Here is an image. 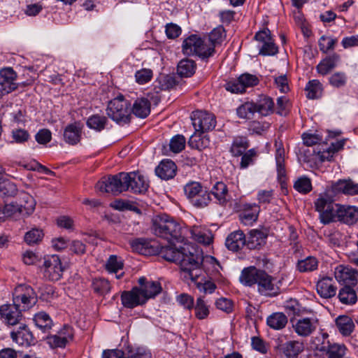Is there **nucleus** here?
Masks as SVG:
<instances>
[{"instance_id": "50", "label": "nucleus", "mask_w": 358, "mask_h": 358, "mask_svg": "<svg viewBox=\"0 0 358 358\" xmlns=\"http://www.w3.org/2000/svg\"><path fill=\"white\" fill-rule=\"evenodd\" d=\"M3 214L5 217L17 218L20 216H22V210L17 202L6 204L3 209Z\"/></svg>"}, {"instance_id": "27", "label": "nucleus", "mask_w": 358, "mask_h": 358, "mask_svg": "<svg viewBox=\"0 0 358 358\" xmlns=\"http://www.w3.org/2000/svg\"><path fill=\"white\" fill-rule=\"evenodd\" d=\"M278 348L287 358H296L304 350L303 342L299 341H289L279 344Z\"/></svg>"}, {"instance_id": "45", "label": "nucleus", "mask_w": 358, "mask_h": 358, "mask_svg": "<svg viewBox=\"0 0 358 358\" xmlns=\"http://www.w3.org/2000/svg\"><path fill=\"white\" fill-rule=\"evenodd\" d=\"M317 260L313 257L300 260L297 264V268L300 272H310L317 268Z\"/></svg>"}, {"instance_id": "28", "label": "nucleus", "mask_w": 358, "mask_h": 358, "mask_svg": "<svg viewBox=\"0 0 358 358\" xmlns=\"http://www.w3.org/2000/svg\"><path fill=\"white\" fill-rule=\"evenodd\" d=\"M264 270L259 269L255 266L245 268L240 275V281L245 286H253L260 278Z\"/></svg>"}, {"instance_id": "58", "label": "nucleus", "mask_w": 358, "mask_h": 358, "mask_svg": "<svg viewBox=\"0 0 358 358\" xmlns=\"http://www.w3.org/2000/svg\"><path fill=\"white\" fill-rule=\"evenodd\" d=\"M92 287L95 292L105 294L110 290L108 280L103 278L95 279L92 282Z\"/></svg>"}, {"instance_id": "6", "label": "nucleus", "mask_w": 358, "mask_h": 358, "mask_svg": "<svg viewBox=\"0 0 358 358\" xmlns=\"http://www.w3.org/2000/svg\"><path fill=\"white\" fill-rule=\"evenodd\" d=\"M314 203L322 224H327L336 222V205L338 203L334 202L331 196L327 194H321Z\"/></svg>"}, {"instance_id": "33", "label": "nucleus", "mask_w": 358, "mask_h": 358, "mask_svg": "<svg viewBox=\"0 0 358 358\" xmlns=\"http://www.w3.org/2000/svg\"><path fill=\"white\" fill-rule=\"evenodd\" d=\"M266 237L267 235L264 231L253 229L250 232L248 239L246 241V245L250 250L256 249L265 243Z\"/></svg>"}, {"instance_id": "57", "label": "nucleus", "mask_w": 358, "mask_h": 358, "mask_svg": "<svg viewBox=\"0 0 358 358\" xmlns=\"http://www.w3.org/2000/svg\"><path fill=\"white\" fill-rule=\"evenodd\" d=\"M248 147V143L244 138L236 139L231 148V152L234 156L242 155Z\"/></svg>"}, {"instance_id": "25", "label": "nucleus", "mask_w": 358, "mask_h": 358, "mask_svg": "<svg viewBox=\"0 0 358 358\" xmlns=\"http://www.w3.org/2000/svg\"><path fill=\"white\" fill-rule=\"evenodd\" d=\"M227 248L234 252L240 250L246 245L245 236L243 231L237 230L231 232L225 241Z\"/></svg>"}, {"instance_id": "64", "label": "nucleus", "mask_w": 358, "mask_h": 358, "mask_svg": "<svg viewBox=\"0 0 358 358\" xmlns=\"http://www.w3.org/2000/svg\"><path fill=\"white\" fill-rule=\"evenodd\" d=\"M224 87L226 90L231 92V93H243V87L240 82L239 78L234 79L227 82L224 85Z\"/></svg>"}, {"instance_id": "10", "label": "nucleus", "mask_w": 358, "mask_h": 358, "mask_svg": "<svg viewBox=\"0 0 358 358\" xmlns=\"http://www.w3.org/2000/svg\"><path fill=\"white\" fill-rule=\"evenodd\" d=\"M63 271L61 260L57 255L48 256L44 258L43 272L45 278L52 281L59 280L62 276Z\"/></svg>"}, {"instance_id": "61", "label": "nucleus", "mask_w": 358, "mask_h": 358, "mask_svg": "<svg viewBox=\"0 0 358 358\" xmlns=\"http://www.w3.org/2000/svg\"><path fill=\"white\" fill-rule=\"evenodd\" d=\"M122 267V262L117 261V256L115 255L110 256L106 264V268L110 273H116L119 270H121Z\"/></svg>"}, {"instance_id": "51", "label": "nucleus", "mask_w": 358, "mask_h": 358, "mask_svg": "<svg viewBox=\"0 0 358 358\" xmlns=\"http://www.w3.org/2000/svg\"><path fill=\"white\" fill-rule=\"evenodd\" d=\"M188 143L193 148L202 150L209 146L210 141L206 136L201 137L195 134L190 137Z\"/></svg>"}, {"instance_id": "55", "label": "nucleus", "mask_w": 358, "mask_h": 358, "mask_svg": "<svg viewBox=\"0 0 358 358\" xmlns=\"http://www.w3.org/2000/svg\"><path fill=\"white\" fill-rule=\"evenodd\" d=\"M185 138L182 135H176L170 141V149L173 152L178 153L185 148Z\"/></svg>"}, {"instance_id": "38", "label": "nucleus", "mask_w": 358, "mask_h": 358, "mask_svg": "<svg viewBox=\"0 0 358 358\" xmlns=\"http://www.w3.org/2000/svg\"><path fill=\"white\" fill-rule=\"evenodd\" d=\"M33 320L36 326L43 332L48 331L53 325L52 319L45 312H39L36 313Z\"/></svg>"}, {"instance_id": "53", "label": "nucleus", "mask_w": 358, "mask_h": 358, "mask_svg": "<svg viewBox=\"0 0 358 358\" xmlns=\"http://www.w3.org/2000/svg\"><path fill=\"white\" fill-rule=\"evenodd\" d=\"M43 235L41 229L34 228L25 234L24 241L29 245L36 244L42 240Z\"/></svg>"}, {"instance_id": "23", "label": "nucleus", "mask_w": 358, "mask_h": 358, "mask_svg": "<svg viewBox=\"0 0 358 358\" xmlns=\"http://www.w3.org/2000/svg\"><path fill=\"white\" fill-rule=\"evenodd\" d=\"M83 126L79 122L68 124L64 131V139L69 145H76L80 142Z\"/></svg>"}, {"instance_id": "35", "label": "nucleus", "mask_w": 358, "mask_h": 358, "mask_svg": "<svg viewBox=\"0 0 358 358\" xmlns=\"http://www.w3.org/2000/svg\"><path fill=\"white\" fill-rule=\"evenodd\" d=\"M339 57L336 54H334L322 60L317 66L318 73L324 76L329 73L336 66Z\"/></svg>"}, {"instance_id": "36", "label": "nucleus", "mask_w": 358, "mask_h": 358, "mask_svg": "<svg viewBox=\"0 0 358 358\" xmlns=\"http://www.w3.org/2000/svg\"><path fill=\"white\" fill-rule=\"evenodd\" d=\"M266 324L273 329L280 330L285 327L287 317L282 313H274L267 317Z\"/></svg>"}, {"instance_id": "9", "label": "nucleus", "mask_w": 358, "mask_h": 358, "mask_svg": "<svg viewBox=\"0 0 358 358\" xmlns=\"http://www.w3.org/2000/svg\"><path fill=\"white\" fill-rule=\"evenodd\" d=\"M191 118L196 132H208L213 130L216 125L215 115L206 111L194 112Z\"/></svg>"}, {"instance_id": "46", "label": "nucleus", "mask_w": 358, "mask_h": 358, "mask_svg": "<svg viewBox=\"0 0 358 358\" xmlns=\"http://www.w3.org/2000/svg\"><path fill=\"white\" fill-rule=\"evenodd\" d=\"M17 192V189L15 183L7 179L0 180V196H13Z\"/></svg>"}, {"instance_id": "3", "label": "nucleus", "mask_w": 358, "mask_h": 358, "mask_svg": "<svg viewBox=\"0 0 358 358\" xmlns=\"http://www.w3.org/2000/svg\"><path fill=\"white\" fill-rule=\"evenodd\" d=\"M152 230L157 236L166 239L169 242L184 240L180 224L167 215H162L153 219Z\"/></svg>"}, {"instance_id": "18", "label": "nucleus", "mask_w": 358, "mask_h": 358, "mask_svg": "<svg viewBox=\"0 0 358 358\" xmlns=\"http://www.w3.org/2000/svg\"><path fill=\"white\" fill-rule=\"evenodd\" d=\"M318 320L314 317H303L293 324L294 331L300 336L306 337L315 331Z\"/></svg>"}, {"instance_id": "39", "label": "nucleus", "mask_w": 358, "mask_h": 358, "mask_svg": "<svg viewBox=\"0 0 358 358\" xmlns=\"http://www.w3.org/2000/svg\"><path fill=\"white\" fill-rule=\"evenodd\" d=\"M336 326L340 333L344 336L350 335L354 329V323L352 320L348 316L342 315L336 318Z\"/></svg>"}, {"instance_id": "60", "label": "nucleus", "mask_w": 358, "mask_h": 358, "mask_svg": "<svg viewBox=\"0 0 358 358\" xmlns=\"http://www.w3.org/2000/svg\"><path fill=\"white\" fill-rule=\"evenodd\" d=\"M238 78L243 87V92H245L246 87L255 86L259 83L258 78L250 73H243Z\"/></svg>"}, {"instance_id": "17", "label": "nucleus", "mask_w": 358, "mask_h": 358, "mask_svg": "<svg viewBox=\"0 0 358 358\" xmlns=\"http://www.w3.org/2000/svg\"><path fill=\"white\" fill-rule=\"evenodd\" d=\"M126 185L128 190L134 193H143L147 191L148 182L138 172L125 173Z\"/></svg>"}, {"instance_id": "14", "label": "nucleus", "mask_w": 358, "mask_h": 358, "mask_svg": "<svg viewBox=\"0 0 358 358\" xmlns=\"http://www.w3.org/2000/svg\"><path fill=\"white\" fill-rule=\"evenodd\" d=\"M255 39L262 43L259 54L262 55H274L278 51V47L273 43L270 31L266 29L259 31L255 34Z\"/></svg>"}, {"instance_id": "62", "label": "nucleus", "mask_w": 358, "mask_h": 358, "mask_svg": "<svg viewBox=\"0 0 358 358\" xmlns=\"http://www.w3.org/2000/svg\"><path fill=\"white\" fill-rule=\"evenodd\" d=\"M347 82V76L344 73L336 72L329 78L330 84L335 87H343Z\"/></svg>"}, {"instance_id": "4", "label": "nucleus", "mask_w": 358, "mask_h": 358, "mask_svg": "<svg viewBox=\"0 0 358 358\" xmlns=\"http://www.w3.org/2000/svg\"><path fill=\"white\" fill-rule=\"evenodd\" d=\"M106 113L117 123L127 124L131 117L130 103L122 95H119L108 102Z\"/></svg>"}, {"instance_id": "56", "label": "nucleus", "mask_w": 358, "mask_h": 358, "mask_svg": "<svg viewBox=\"0 0 358 358\" xmlns=\"http://www.w3.org/2000/svg\"><path fill=\"white\" fill-rule=\"evenodd\" d=\"M153 76V72L150 69H142L135 73V80L139 85L150 82Z\"/></svg>"}, {"instance_id": "30", "label": "nucleus", "mask_w": 358, "mask_h": 358, "mask_svg": "<svg viewBox=\"0 0 358 358\" xmlns=\"http://www.w3.org/2000/svg\"><path fill=\"white\" fill-rule=\"evenodd\" d=\"M192 238L198 243L209 245L212 242V234L209 229L203 226L194 225L190 229Z\"/></svg>"}, {"instance_id": "7", "label": "nucleus", "mask_w": 358, "mask_h": 358, "mask_svg": "<svg viewBox=\"0 0 358 358\" xmlns=\"http://www.w3.org/2000/svg\"><path fill=\"white\" fill-rule=\"evenodd\" d=\"M126 181L125 173L122 172L114 176L103 178L97 182L96 187L101 192L118 195L123 192L128 191Z\"/></svg>"}, {"instance_id": "24", "label": "nucleus", "mask_w": 358, "mask_h": 358, "mask_svg": "<svg viewBox=\"0 0 358 358\" xmlns=\"http://www.w3.org/2000/svg\"><path fill=\"white\" fill-rule=\"evenodd\" d=\"M10 337L14 342L21 345H30L34 343L32 333L24 324H20L17 331H12Z\"/></svg>"}, {"instance_id": "47", "label": "nucleus", "mask_w": 358, "mask_h": 358, "mask_svg": "<svg viewBox=\"0 0 358 358\" xmlns=\"http://www.w3.org/2000/svg\"><path fill=\"white\" fill-rule=\"evenodd\" d=\"M344 141H343L332 143L331 146L326 151H323L322 152H318L317 155L320 156L322 162L325 160L329 161L333 157V154L342 149Z\"/></svg>"}, {"instance_id": "8", "label": "nucleus", "mask_w": 358, "mask_h": 358, "mask_svg": "<svg viewBox=\"0 0 358 358\" xmlns=\"http://www.w3.org/2000/svg\"><path fill=\"white\" fill-rule=\"evenodd\" d=\"M185 195L191 203L197 208L207 206L210 200V194L199 182H191L184 187Z\"/></svg>"}, {"instance_id": "1", "label": "nucleus", "mask_w": 358, "mask_h": 358, "mask_svg": "<svg viewBox=\"0 0 358 358\" xmlns=\"http://www.w3.org/2000/svg\"><path fill=\"white\" fill-rule=\"evenodd\" d=\"M159 255L165 260L178 264L184 277L192 281H196L203 273L202 258L189 250L188 248H176L170 244L162 246Z\"/></svg>"}, {"instance_id": "37", "label": "nucleus", "mask_w": 358, "mask_h": 358, "mask_svg": "<svg viewBox=\"0 0 358 358\" xmlns=\"http://www.w3.org/2000/svg\"><path fill=\"white\" fill-rule=\"evenodd\" d=\"M355 285H344L338 293L340 301L345 304H354L357 299V294L353 289Z\"/></svg>"}, {"instance_id": "34", "label": "nucleus", "mask_w": 358, "mask_h": 358, "mask_svg": "<svg viewBox=\"0 0 358 358\" xmlns=\"http://www.w3.org/2000/svg\"><path fill=\"white\" fill-rule=\"evenodd\" d=\"M131 110L136 117L145 118L150 114V103L147 99H138L134 103Z\"/></svg>"}, {"instance_id": "31", "label": "nucleus", "mask_w": 358, "mask_h": 358, "mask_svg": "<svg viewBox=\"0 0 358 358\" xmlns=\"http://www.w3.org/2000/svg\"><path fill=\"white\" fill-rule=\"evenodd\" d=\"M256 111L260 115L266 116L274 111V102L271 98L267 96H261L255 102Z\"/></svg>"}, {"instance_id": "40", "label": "nucleus", "mask_w": 358, "mask_h": 358, "mask_svg": "<svg viewBox=\"0 0 358 358\" xmlns=\"http://www.w3.org/2000/svg\"><path fill=\"white\" fill-rule=\"evenodd\" d=\"M196 65L193 60L182 59L178 64L177 72L182 77H190L195 72Z\"/></svg>"}, {"instance_id": "41", "label": "nucleus", "mask_w": 358, "mask_h": 358, "mask_svg": "<svg viewBox=\"0 0 358 358\" xmlns=\"http://www.w3.org/2000/svg\"><path fill=\"white\" fill-rule=\"evenodd\" d=\"M322 90V85L318 80H310L306 87L307 97L311 99H317L321 96Z\"/></svg>"}, {"instance_id": "32", "label": "nucleus", "mask_w": 358, "mask_h": 358, "mask_svg": "<svg viewBox=\"0 0 358 358\" xmlns=\"http://www.w3.org/2000/svg\"><path fill=\"white\" fill-rule=\"evenodd\" d=\"M22 212V216H27L31 214L36 206V202L32 196L26 192L20 194L19 202H17Z\"/></svg>"}, {"instance_id": "54", "label": "nucleus", "mask_w": 358, "mask_h": 358, "mask_svg": "<svg viewBox=\"0 0 358 358\" xmlns=\"http://www.w3.org/2000/svg\"><path fill=\"white\" fill-rule=\"evenodd\" d=\"M194 309L195 316L199 320H203L209 315L208 307L201 297L197 299Z\"/></svg>"}, {"instance_id": "42", "label": "nucleus", "mask_w": 358, "mask_h": 358, "mask_svg": "<svg viewBox=\"0 0 358 358\" xmlns=\"http://www.w3.org/2000/svg\"><path fill=\"white\" fill-rule=\"evenodd\" d=\"M255 102H245L241 105L236 110L237 115L241 118L250 119L256 113Z\"/></svg>"}, {"instance_id": "5", "label": "nucleus", "mask_w": 358, "mask_h": 358, "mask_svg": "<svg viewBox=\"0 0 358 358\" xmlns=\"http://www.w3.org/2000/svg\"><path fill=\"white\" fill-rule=\"evenodd\" d=\"M182 52L186 55H197L201 58H207L213 54V45L207 44L206 40L196 34H192L182 43Z\"/></svg>"}, {"instance_id": "43", "label": "nucleus", "mask_w": 358, "mask_h": 358, "mask_svg": "<svg viewBox=\"0 0 358 358\" xmlns=\"http://www.w3.org/2000/svg\"><path fill=\"white\" fill-rule=\"evenodd\" d=\"M107 122V118L100 115H93L90 116L87 121V125L90 129L100 131L105 128Z\"/></svg>"}, {"instance_id": "2", "label": "nucleus", "mask_w": 358, "mask_h": 358, "mask_svg": "<svg viewBox=\"0 0 358 358\" xmlns=\"http://www.w3.org/2000/svg\"><path fill=\"white\" fill-rule=\"evenodd\" d=\"M37 301V296L34 289L26 285H20L14 290V304H3L1 319L8 326L21 324L23 315L18 306L22 304L24 308H29Z\"/></svg>"}, {"instance_id": "15", "label": "nucleus", "mask_w": 358, "mask_h": 358, "mask_svg": "<svg viewBox=\"0 0 358 358\" xmlns=\"http://www.w3.org/2000/svg\"><path fill=\"white\" fill-rule=\"evenodd\" d=\"M0 83L8 94L17 90L20 85L25 86L26 83H16L17 74L10 67L2 69L0 71Z\"/></svg>"}, {"instance_id": "63", "label": "nucleus", "mask_w": 358, "mask_h": 358, "mask_svg": "<svg viewBox=\"0 0 358 358\" xmlns=\"http://www.w3.org/2000/svg\"><path fill=\"white\" fill-rule=\"evenodd\" d=\"M223 36V31L221 28L214 29L209 34L208 40H206L207 44L213 45V51L217 44L220 43Z\"/></svg>"}, {"instance_id": "48", "label": "nucleus", "mask_w": 358, "mask_h": 358, "mask_svg": "<svg viewBox=\"0 0 358 358\" xmlns=\"http://www.w3.org/2000/svg\"><path fill=\"white\" fill-rule=\"evenodd\" d=\"M210 193L220 203H223L226 201L225 197L227 193V186L222 182H217L213 187Z\"/></svg>"}, {"instance_id": "49", "label": "nucleus", "mask_w": 358, "mask_h": 358, "mask_svg": "<svg viewBox=\"0 0 358 358\" xmlns=\"http://www.w3.org/2000/svg\"><path fill=\"white\" fill-rule=\"evenodd\" d=\"M259 212V209L257 206H255L252 209L250 210H245L240 215L241 222L245 225L252 224L257 221Z\"/></svg>"}, {"instance_id": "12", "label": "nucleus", "mask_w": 358, "mask_h": 358, "mask_svg": "<svg viewBox=\"0 0 358 358\" xmlns=\"http://www.w3.org/2000/svg\"><path fill=\"white\" fill-rule=\"evenodd\" d=\"M336 222L353 225L358 221V208L354 206L337 204Z\"/></svg>"}, {"instance_id": "44", "label": "nucleus", "mask_w": 358, "mask_h": 358, "mask_svg": "<svg viewBox=\"0 0 358 358\" xmlns=\"http://www.w3.org/2000/svg\"><path fill=\"white\" fill-rule=\"evenodd\" d=\"M126 358H152V354L144 347H128Z\"/></svg>"}, {"instance_id": "59", "label": "nucleus", "mask_w": 358, "mask_h": 358, "mask_svg": "<svg viewBox=\"0 0 358 358\" xmlns=\"http://www.w3.org/2000/svg\"><path fill=\"white\" fill-rule=\"evenodd\" d=\"M337 40L331 37L322 36L319 40V46L322 52L326 53L330 50H333Z\"/></svg>"}, {"instance_id": "20", "label": "nucleus", "mask_w": 358, "mask_h": 358, "mask_svg": "<svg viewBox=\"0 0 358 358\" xmlns=\"http://www.w3.org/2000/svg\"><path fill=\"white\" fill-rule=\"evenodd\" d=\"M316 289L321 297L329 299L336 295L337 288L332 278L323 277L317 281Z\"/></svg>"}, {"instance_id": "29", "label": "nucleus", "mask_w": 358, "mask_h": 358, "mask_svg": "<svg viewBox=\"0 0 358 358\" xmlns=\"http://www.w3.org/2000/svg\"><path fill=\"white\" fill-rule=\"evenodd\" d=\"M129 243L134 252L143 255H150L155 252L150 241L144 238L131 239Z\"/></svg>"}, {"instance_id": "16", "label": "nucleus", "mask_w": 358, "mask_h": 358, "mask_svg": "<svg viewBox=\"0 0 358 358\" xmlns=\"http://www.w3.org/2000/svg\"><path fill=\"white\" fill-rule=\"evenodd\" d=\"M122 305L128 308H133L146 303L140 288L134 287L130 291H124L121 294Z\"/></svg>"}, {"instance_id": "26", "label": "nucleus", "mask_w": 358, "mask_h": 358, "mask_svg": "<svg viewBox=\"0 0 358 358\" xmlns=\"http://www.w3.org/2000/svg\"><path fill=\"white\" fill-rule=\"evenodd\" d=\"M176 170L175 163L170 159H166L162 161L156 167L155 173L162 180H169L176 176Z\"/></svg>"}, {"instance_id": "52", "label": "nucleus", "mask_w": 358, "mask_h": 358, "mask_svg": "<svg viewBox=\"0 0 358 358\" xmlns=\"http://www.w3.org/2000/svg\"><path fill=\"white\" fill-rule=\"evenodd\" d=\"M294 189L303 194L308 193L312 189V184L310 180L306 177L303 176L298 178L294 185Z\"/></svg>"}, {"instance_id": "11", "label": "nucleus", "mask_w": 358, "mask_h": 358, "mask_svg": "<svg viewBox=\"0 0 358 358\" xmlns=\"http://www.w3.org/2000/svg\"><path fill=\"white\" fill-rule=\"evenodd\" d=\"M274 278L265 271H263L256 284L259 293L266 296H275L280 293V288L273 283Z\"/></svg>"}, {"instance_id": "22", "label": "nucleus", "mask_w": 358, "mask_h": 358, "mask_svg": "<svg viewBox=\"0 0 358 358\" xmlns=\"http://www.w3.org/2000/svg\"><path fill=\"white\" fill-rule=\"evenodd\" d=\"M331 189L335 194L343 193L352 196L358 194V183L351 179L339 180L331 185Z\"/></svg>"}, {"instance_id": "21", "label": "nucleus", "mask_w": 358, "mask_h": 358, "mask_svg": "<svg viewBox=\"0 0 358 358\" xmlns=\"http://www.w3.org/2000/svg\"><path fill=\"white\" fill-rule=\"evenodd\" d=\"M140 290L143 296L145 297V301L149 299L153 298L159 294L162 291V287L159 282L152 280H147L145 277L138 279Z\"/></svg>"}, {"instance_id": "13", "label": "nucleus", "mask_w": 358, "mask_h": 358, "mask_svg": "<svg viewBox=\"0 0 358 358\" xmlns=\"http://www.w3.org/2000/svg\"><path fill=\"white\" fill-rule=\"evenodd\" d=\"M336 279L345 285H357L358 282V271L350 266L338 265L334 271Z\"/></svg>"}, {"instance_id": "19", "label": "nucleus", "mask_w": 358, "mask_h": 358, "mask_svg": "<svg viewBox=\"0 0 358 358\" xmlns=\"http://www.w3.org/2000/svg\"><path fill=\"white\" fill-rule=\"evenodd\" d=\"M316 349L320 352H325L327 358H343L347 351L345 345L331 343L329 341L327 343L323 341L321 345H317Z\"/></svg>"}]
</instances>
